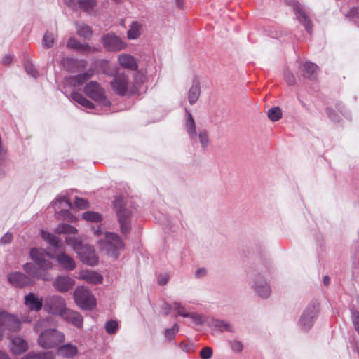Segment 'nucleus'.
<instances>
[{"label": "nucleus", "instance_id": "f257e3e1", "mask_svg": "<svg viewBox=\"0 0 359 359\" xmlns=\"http://www.w3.org/2000/svg\"><path fill=\"white\" fill-rule=\"evenodd\" d=\"M50 318H46L37 321L34 325V331L39 332L37 344L44 349H51L57 347L65 340L63 332L55 328H46Z\"/></svg>", "mask_w": 359, "mask_h": 359}, {"label": "nucleus", "instance_id": "f03ea898", "mask_svg": "<svg viewBox=\"0 0 359 359\" xmlns=\"http://www.w3.org/2000/svg\"><path fill=\"white\" fill-rule=\"evenodd\" d=\"M94 234L97 237V243L100 250L114 259H117L120 251L125 248V245L119 236L114 233L104 232L101 227L95 229Z\"/></svg>", "mask_w": 359, "mask_h": 359}, {"label": "nucleus", "instance_id": "7ed1b4c3", "mask_svg": "<svg viewBox=\"0 0 359 359\" xmlns=\"http://www.w3.org/2000/svg\"><path fill=\"white\" fill-rule=\"evenodd\" d=\"M55 232L57 234H66L65 243L69 245L72 250L77 254L81 261L84 264H93L95 262L94 257H86L83 250H88L89 248H83L82 241L80 236H74L78 230L73 226L61 223L55 228Z\"/></svg>", "mask_w": 359, "mask_h": 359}, {"label": "nucleus", "instance_id": "20e7f679", "mask_svg": "<svg viewBox=\"0 0 359 359\" xmlns=\"http://www.w3.org/2000/svg\"><path fill=\"white\" fill-rule=\"evenodd\" d=\"M184 127L190 139L194 142L196 143L198 142L203 149H206L208 147L210 140L207 130L199 128L196 131L194 119L188 110H186Z\"/></svg>", "mask_w": 359, "mask_h": 359}, {"label": "nucleus", "instance_id": "39448f33", "mask_svg": "<svg viewBox=\"0 0 359 359\" xmlns=\"http://www.w3.org/2000/svg\"><path fill=\"white\" fill-rule=\"evenodd\" d=\"M112 90L119 95H131L137 93L140 84L135 81L131 83L124 74H116L110 83Z\"/></svg>", "mask_w": 359, "mask_h": 359}, {"label": "nucleus", "instance_id": "423d86ee", "mask_svg": "<svg viewBox=\"0 0 359 359\" xmlns=\"http://www.w3.org/2000/svg\"><path fill=\"white\" fill-rule=\"evenodd\" d=\"M73 296L76 304L82 310L91 311L96 306L95 297L86 287H77Z\"/></svg>", "mask_w": 359, "mask_h": 359}, {"label": "nucleus", "instance_id": "0eeeda50", "mask_svg": "<svg viewBox=\"0 0 359 359\" xmlns=\"http://www.w3.org/2000/svg\"><path fill=\"white\" fill-rule=\"evenodd\" d=\"M114 206L116 211L121 231L126 234L130 231L131 212L125 208L124 198L121 196L116 197Z\"/></svg>", "mask_w": 359, "mask_h": 359}, {"label": "nucleus", "instance_id": "6e6552de", "mask_svg": "<svg viewBox=\"0 0 359 359\" xmlns=\"http://www.w3.org/2000/svg\"><path fill=\"white\" fill-rule=\"evenodd\" d=\"M83 91L85 94L93 100L98 104L104 107H109L110 101L105 95V91L103 88L96 81H90L85 86Z\"/></svg>", "mask_w": 359, "mask_h": 359}, {"label": "nucleus", "instance_id": "1a4fd4ad", "mask_svg": "<svg viewBox=\"0 0 359 359\" xmlns=\"http://www.w3.org/2000/svg\"><path fill=\"white\" fill-rule=\"evenodd\" d=\"M67 307L65 298L53 294L46 297L43 301V309L46 312L53 316H60Z\"/></svg>", "mask_w": 359, "mask_h": 359}, {"label": "nucleus", "instance_id": "9d476101", "mask_svg": "<svg viewBox=\"0 0 359 359\" xmlns=\"http://www.w3.org/2000/svg\"><path fill=\"white\" fill-rule=\"evenodd\" d=\"M319 304L317 302H311L307 305L301 315L299 324L302 330L307 331L310 330L318 316Z\"/></svg>", "mask_w": 359, "mask_h": 359}, {"label": "nucleus", "instance_id": "9b49d317", "mask_svg": "<svg viewBox=\"0 0 359 359\" xmlns=\"http://www.w3.org/2000/svg\"><path fill=\"white\" fill-rule=\"evenodd\" d=\"M30 257L35 265L42 271L51 269L53 266L50 258L55 259V256L50 253L46 252L45 250L32 248L30 250Z\"/></svg>", "mask_w": 359, "mask_h": 359}, {"label": "nucleus", "instance_id": "f8f14e48", "mask_svg": "<svg viewBox=\"0 0 359 359\" xmlns=\"http://www.w3.org/2000/svg\"><path fill=\"white\" fill-rule=\"evenodd\" d=\"M20 327V322L15 316L6 312L0 313V341L6 334L16 332Z\"/></svg>", "mask_w": 359, "mask_h": 359}, {"label": "nucleus", "instance_id": "ddd939ff", "mask_svg": "<svg viewBox=\"0 0 359 359\" xmlns=\"http://www.w3.org/2000/svg\"><path fill=\"white\" fill-rule=\"evenodd\" d=\"M252 288L262 299H268L271 294V288L266 277L261 273L256 274L252 283Z\"/></svg>", "mask_w": 359, "mask_h": 359}, {"label": "nucleus", "instance_id": "4468645a", "mask_svg": "<svg viewBox=\"0 0 359 359\" xmlns=\"http://www.w3.org/2000/svg\"><path fill=\"white\" fill-rule=\"evenodd\" d=\"M285 3L292 8L299 22L304 26L305 29L309 33H311V21L299 1L297 0H285Z\"/></svg>", "mask_w": 359, "mask_h": 359}, {"label": "nucleus", "instance_id": "2eb2a0df", "mask_svg": "<svg viewBox=\"0 0 359 359\" xmlns=\"http://www.w3.org/2000/svg\"><path fill=\"white\" fill-rule=\"evenodd\" d=\"M102 41L104 47L108 51L117 52L125 49L126 47V43L113 33L104 35Z\"/></svg>", "mask_w": 359, "mask_h": 359}, {"label": "nucleus", "instance_id": "dca6fc26", "mask_svg": "<svg viewBox=\"0 0 359 359\" xmlns=\"http://www.w3.org/2000/svg\"><path fill=\"white\" fill-rule=\"evenodd\" d=\"M63 2L71 9L79 8L88 14L93 13L97 4V0H63Z\"/></svg>", "mask_w": 359, "mask_h": 359}, {"label": "nucleus", "instance_id": "f3484780", "mask_svg": "<svg viewBox=\"0 0 359 359\" xmlns=\"http://www.w3.org/2000/svg\"><path fill=\"white\" fill-rule=\"evenodd\" d=\"M8 281L17 287H24L34 284V281L30 277L21 272L10 273L8 275Z\"/></svg>", "mask_w": 359, "mask_h": 359}, {"label": "nucleus", "instance_id": "a211bd4d", "mask_svg": "<svg viewBox=\"0 0 359 359\" xmlns=\"http://www.w3.org/2000/svg\"><path fill=\"white\" fill-rule=\"evenodd\" d=\"M74 285V280L72 277L65 275L58 276L53 282L55 289L61 293L69 291Z\"/></svg>", "mask_w": 359, "mask_h": 359}, {"label": "nucleus", "instance_id": "6ab92c4d", "mask_svg": "<svg viewBox=\"0 0 359 359\" xmlns=\"http://www.w3.org/2000/svg\"><path fill=\"white\" fill-rule=\"evenodd\" d=\"M8 347L11 353L15 355H22L29 348L27 341L20 337L13 338L8 345Z\"/></svg>", "mask_w": 359, "mask_h": 359}, {"label": "nucleus", "instance_id": "aec40b11", "mask_svg": "<svg viewBox=\"0 0 359 359\" xmlns=\"http://www.w3.org/2000/svg\"><path fill=\"white\" fill-rule=\"evenodd\" d=\"M79 279L92 285H99L103 281V276L93 270H82L79 273Z\"/></svg>", "mask_w": 359, "mask_h": 359}, {"label": "nucleus", "instance_id": "412c9836", "mask_svg": "<svg viewBox=\"0 0 359 359\" xmlns=\"http://www.w3.org/2000/svg\"><path fill=\"white\" fill-rule=\"evenodd\" d=\"M60 317L64 320L71 323L78 328H81L83 326V317L77 311H73L66 307L65 311L62 312Z\"/></svg>", "mask_w": 359, "mask_h": 359}, {"label": "nucleus", "instance_id": "4be33fe9", "mask_svg": "<svg viewBox=\"0 0 359 359\" xmlns=\"http://www.w3.org/2000/svg\"><path fill=\"white\" fill-rule=\"evenodd\" d=\"M62 67L69 72H76L86 67L87 61L72 57H66L61 61Z\"/></svg>", "mask_w": 359, "mask_h": 359}, {"label": "nucleus", "instance_id": "5701e85b", "mask_svg": "<svg viewBox=\"0 0 359 359\" xmlns=\"http://www.w3.org/2000/svg\"><path fill=\"white\" fill-rule=\"evenodd\" d=\"M56 353L61 358H72L78 355L79 350L75 344L67 343L58 346Z\"/></svg>", "mask_w": 359, "mask_h": 359}, {"label": "nucleus", "instance_id": "b1692460", "mask_svg": "<svg viewBox=\"0 0 359 359\" xmlns=\"http://www.w3.org/2000/svg\"><path fill=\"white\" fill-rule=\"evenodd\" d=\"M55 259L60 266L66 271H73L76 266L74 259L65 252H60L55 257Z\"/></svg>", "mask_w": 359, "mask_h": 359}, {"label": "nucleus", "instance_id": "393cba45", "mask_svg": "<svg viewBox=\"0 0 359 359\" xmlns=\"http://www.w3.org/2000/svg\"><path fill=\"white\" fill-rule=\"evenodd\" d=\"M93 74L94 71L93 69H88L76 76L66 78L65 81L67 84H70L73 86H79L89 80L93 76Z\"/></svg>", "mask_w": 359, "mask_h": 359}, {"label": "nucleus", "instance_id": "a878e982", "mask_svg": "<svg viewBox=\"0 0 359 359\" xmlns=\"http://www.w3.org/2000/svg\"><path fill=\"white\" fill-rule=\"evenodd\" d=\"M23 269L28 275L34 278L41 279L44 281H48L50 280V277L47 273H43L32 263L25 264L23 265Z\"/></svg>", "mask_w": 359, "mask_h": 359}, {"label": "nucleus", "instance_id": "bb28decb", "mask_svg": "<svg viewBox=\"0 0 359 359\" xmlns=\"http://www.w3.org/2000/svg\"><path fill=\"white\" fill-rule=\"evenodd\" d=\"M25 305L32 311H39L43 306V300L35 294L30 292L25 297Z\"/></svg>", "mask_w": 359, "mask_h": 359}, {"label": "nucleus", "instance_id": "cd10ccee", "mask_svg": "<svg viewBox=\"0 0 359 359\" xmlns=\"http://www.w3.org/2000/svg\"><path fill=\"white\" fill-rule=\"evenodd\" d=\"M118 64L123 68L133 71L137 70L138 68L137 60L129 54H121L118 57Z\"/></svg>", "mask_w": 359, "mask_h": 359}, {"label": "nucleus", "instance_id": "c85d7f7f", "mask_svg": "<svg viewBox=\"0 0 359 359\" xmlns=\"http://www.w3.org/2000/svg\"><path fill=\"white\" fill-rule=\"evenodd\" d=\"M201 94L200 81L198 78L194 77L192 80L191 86L188 93L189 102L194 104L198 100Z\"/></svg>", "mask_w": 359, "mask_h": 359}, {"label": "nucleus", "instance_id": "c756f323", "mask_svg": "<svg viewBox=\"0 0 359 359\" xmlns=\"http://www.w3.org/2000/svg\"><path fill=\"white\" fill-rule=\"evenodd\" d=\"M74 25L78 36L84 39H90L92 36L93 32L90 26L80 22H76Z\"/></svg>", "mask_w": 359, "mask_h": 359}, {"label": "nucleus", "instance_id": "7c9ffc66", "mask_svg": "<svg viewBox=\"0 0 359 359\" xmlns=\"http://www.w3.org/2000/svg\"><path fill=\"white\" fill-rule=\"evenodd\" d=\"M70 96L74 102L79 103L85 108H94V104L90 100L86 98L81 93L74 91L71 93Z\"/></svg>", "mask_w": 359, "mask_h": 359}, {"label": "nucleus", "instance_id": "2f4dec72", "mask_svg": "<svg viewBox=\"0 0 359 359\" xmlns=\"http://www.w3.org/2000/svg\"><path fill=\"white\" fill-rule=\"evenodd\" d=\"M304 76L309 79H315L317 76L318 66L312 62H307L303 65Z\"/></svg>", "mask_w": 359, "mask_h": 359}, {"label": "nucleus", "instance_id": "473e14b6", "mask_svg": "<svg viewBox=\"0 0 359 359\" xmlns=\"http://www.w3.org/2000/svg\"><path fill=\"white\" fill-rule=\"evenodd\" d=\"M211 326L218 329L221 332H233V328L232 325L222 320L219 319H213L211 322Z\"/></svg>", "mask_w": 359, "mask_h": 359}, {"label": "nucleus", "instance_id": "72a5a7b5", "mask_svg": "<svg viewBox=\"0 0 359 359\" xmlns=\"http://www.w3.org/2000/svg\"><path fill=\"white\" fill-rule=\"evenodd\" d=\"M41 235L43 239L50 245L55 248L58 246L60 239L57 236L43 229L41 230Z\"/></svg>", "mask_w": 359, "mask_h": 359}, {"label": "nucleus", "instance_id": "f704fd0d", "mask_svg": "<svg viewBox=\"0 0 359 359\" xmlns=\"http://www.w3.org/2000/svg\"><path fill=\"white\" fill-rule=\"evenodd\" d=\"M142 25L137 22H133L128 31V38L129 39H136L141 34Z\"/></svg>", "mask_w": 359, "mask_h": 359}, {"label": "nucleus", "instance_id": "c9c22d12", "mask_svg": "<svg viewBox=\"0 0 359 359\" xmlns=\"http://www.w3.org/2000/svg\"><path fill=\"white\" fill-rule=\"evenodd\" d=\"M172 310L176 313L175 316H182L183 318L188 317V313L190 312L188 308L178 302L172 303Z\"/></svg>", "mask_w": 359, "mask_h": 359}, {"label": "nucleus", "instance_id": "e433bc0d", "mask_svg": "<svg viewBox=\"0 0 359 359\" xmlns=\"http://www.w3.org/2000/svg\"><path fill=\"white\" fill-rule=\"evenodd\" d=\"M82 218L90 222H99L102 220V216L100 214L96 212L88 211L82 215Z\"/></svg>", "mask_w": 359, "mask_h": 359}, {"label": "nucleus", "instance_id": "4c0bfd02", "mask_svg": "<svg viewBox=\"0 0 359 359\" xmlns=\"http://www.w3.org/2000/svg\"><path fill=\"white\" fill-rule=\"evenodd\" d=\"M55 41V34L53 32H46L42 39L43 46L46 48L53 47Z\"/></svg>", "mask_w": 359, "mask_h": 359}, {"label": "nucleus", "instance_id": "58836bf2", "mask_svg": "<svg viewBox=\"0 0 359 359\" xmlns=\"http://www.w3.org/2000/svg\"><path fill=\"white\" fill-rule=\"evenodd\" d=\"M268 118L271 121H277L282 117V111L280 107H274L271 108L267 113Z\"/></svg>", "mask_w": 359, "mask_h": 359}, {"label": "nucleus", "instance_id": "ea45409f", "mask_svg": "<svg viewBox=\"0 0 359 359\" xmlns=\"http://www.w3.org/2000/svg\"><path fill=\"white\" fill-rule=\"evenodd\" d=\"M180 331V326L175 323L172 327L167 328L164 331V336L168 340L173 339Z\"/></svg>", "mask_w": 359, "mask_h": 359}, {"label": "nucleus", "instance_id": "a19ab883", "mask_svg": "<svg viewBox=\"0 0 359 359\" xmlns=\"http://www.w3.org/2000/svg\"><path fill=\"white\" fill-rule=\"evenodd\" d=\"M228 343L231 348V351L234 353H240L242 352L243 349V344L241 341L233 339L229 340Z\"/></svg>", "mask_w": 359, "mask_h": 359}, {"label": "nucleus", "instance_id": "79ce46f5", "mask_svg": "<svg viewBox=\"0 0 359 359\" xmlns=\"http://www.w3.org/2000/svg\"><path fill=\"white\" fill-rule=\"evenodd\" d=\"M83 248H90V249H88V250H83L84 255H85V256L87 258L93 256L94 258L95 259V263H93V264H86L89 265V266H95V265H97V264L98 263V257H97V255L95 253L94 248L92 245H84Z\"/></svg>", "mask_w": 359, "mask_h": 359}, {"label": "nucleus", "instance_id": "37998d69", "mask_svg": "<svg viewBox=\"0 0 359 359\" xmlns=\"http://www.w3.org/2000/svg\"><path fill=\"white\" fill-rule=\"evenodd\" d=\"M118 328V324L117 321L111 320L106 323L105 330L108 334H112L116 332Z\"/></svg>", "mask_w": 359, "mask_h": 359}, {"label": "nucleus", "instance_id": "c03bdc74", "mask_svg": "<svg viewBox=\"0 0 359 359\" xmlns=\"http://www.w3.org/2000/svg\"><path fill=\"white\" fill-rule=\"evenodd\" d=\"M192 320L194 323L196 325H201L204 323V318L202 315L195 313V312H189L188 313V317Z\"/></svg>", "mask_w": 359, "mask_h": 359}, {"label": "nucleus", "instance_id": "a18cd8bd", "mask_svg": "<svg viewBox=\"0 0 359 359\" xmlns=\"http://www.w3.org/2000/svg\"><path fill=\"white\" fill-rule=\"evenodd\" d=\"M25 69L28 74L34 78H36L39 75L38 71L36 69L32 63L27 61L25 63Z\"/></svg>", "mask_w": 359, "mask_h": 359}, {"label": "nucleus", "instance_id": "49530a36", "mask_svg": "<svg viewBox=\"0 0 359 359\" xmlns=\"http://www.w3.org/2000/svg\"><path fill=\"white\" fill-rule=\"evenodd\" d=\"M95 50H96V49L95 48L90 46L88 43H81L79 45V47L76 51H79V52L86 54L88 53H94Z\"/></svg>", "mask_w": 359, "mask_h": 359}, {"label": "nucleus", "instance_id": "de8ad7c7", "mask_svg": "<svg viewBox=\"0 0 359 359\" xmlns=\"http://www.w3.org/2000/svg\"><path fill=\"white\" fill-rule=\"evenodd\" d=\"M36 359H55V355L53 352H39L36 353Z\"/></svg>", "mask_w": 359, "mask_h": 359}, {"label": "nucleus", "instance_id": "09e8293b", "mask_svg": "<svg viewBox=\"0 0 359 359\" xmlns=\"http://www.w3.org/2000/svg\"><path fill=\"white\" fill-rule=\"evenodd\" d=\"M212 355V350L210 347H205L200 351V356L202 359H210Z\"/></svg>", "mask_w": 359, "mask_h": 359}, {"label": "nucleus", "instance_id": "8fccbe9b", "mask_svg": "<svg viewBox=\"0 0 359 359\" xmlns=\"http://www.w3.org/2000/svg\"><path fill=\"white\" fill-rule=\"evenodd\" d=\"M80 43L81 42H79L76 38L70 37L67 42V46L69 48L77 50Z\"/></svg>", "mask_w": 359, "mask_h": 359}, {"label": "nucleus", "instance_id": "3c124183", "mask_svg": "<svg viewBox=\"0 0 359 359\" xmlns=\"http://www.w3.org/2000/svg\"><path fill=\"white\" fill-rule=\"evenodd\" d=\"M75 205L80 209H85L88 207L87 200L79 197L75 198Z\"/></svg>", "mask_w": 359, "mask_h": 359}, {"label": "nucleus", "instance_id": "603ef678", "mask_svg": "<svg viewBox=\"0 0 359 359\" xmlns=\"http://www.w3.org/2000/svg\"><path fill=\"white\" fill-rule=\"evenodd\" d=\"M351 320L353 324L354 328L359 326V311L353 309L351 311Z\"/></svg>", "mask_w": 359, "mask_h": 359}, {"label": "nucleus", "instance_id": "864d4df0", "mask_svg": "<svg viewBox=\"0 0 359 359\" xmlns=\"http://www.w3.org/2000/svg\"><path fill=\"white\" fill-rule=\"evenodd\" d=\"M284 78L289 85H294L295 83L294 76L290 71L285 72Z\"/></svg>", "mask_w": 359, "mask_h": 359}, {"label": "nucleus", "instance_id": "5fc2aeb1", "mask_svg": "<svg viewBox=\"0 0 359 359\" xmlns=\"http://www.w3.org/2000/svg\"><path fill=\"white\" fill-rule=\"evenodd\" d=\"M13 239V235L10 232H6L1 238L0 243L2 245H6L11 242Z\"/></svg>", "mask_w": 359, "mask_h": 359}, {"label": "nucleus", "instance_id": "6e6d98bb", "mask_svg": "<svg viewBox=\"0 0 359 359\" xmlns=\"http://www.w3.org/2000/svg\"><path fill=\"white\" fill-rule=\"evenodd\" d=\"M13 56L12 55L8 54V55H4L2 57L1 62H2V64H4L5 65H8L13 62Z\"/></svg>", "mask_w": 359, "mask_h": 359}, {"label": "nucleus", "instance_id": "4d7b16f0", "mask_svg": "<svg viewBox=\"0 0 359 359\" xmlns=\"http://www.w3.org/2000/svg\"><path fill=\"white\" fill-rule=\"evenodd\" d=\"M327 114L329 116L330 118L333 121H338L339 120L336 118L334 111L330 109L327 108L326 109Z\"/></svg>", "mask_w": 359, "mask_h": 359}, {"label": "nucleus", "instance_id": "13d9d810", "mask_svg": "<svg viewBox=\"0 0 359 359\" xmlns=\"http://www.w3.org/2000/svg\"><path fill=\"white\" fill-rule=\"evenodd\" d=\"M36 353L33 351L29 352L27 354L21 358V359H36Z\"/></svg>", "mask_w": 359, "mask_h": 359}, {"label": "nucleus", "instance_id": "bf43d9fd", "mask_svg": "<svg viewBox=\"0 0 359 359\" xmlns=\"http://www.w3.org/2000/svg\"><path fill=\"white\" fill-rule=\"evenodd\" d=\"M168 281V277L167 275H163L158 279V282L160 285H165Z\"/></svg>", "mask_w": 359, "mask_h": 359}, {"label": "nucleus", "instance_id": "052dcab7", "mask_svg": "<svg viewBox=\"0 0 359 359\" xmlns=\"http://www.w3.org/2000/svg\"><path fill=\"white\" fill-rule=\"evenodd\" d=\"M163 311H164V313L165 315H168L170 312V311L172 309V305H170L168 303H165L163 304Z\"/></svg>", "mask_w": 359, "mask_h": 359}, {"label": "nucleus", "instance_id": "680f3d73", "mask_svg": "<svg viewBox=\"0 0 359 359\" xmlns=\"http://www.w3.org/2000/svg\"><path fill=\"white\" fill-rule=\"evenodd\" d=\"M0 359H11L8 354L5 351L0 350Z\"/></svg>", "mask_w": 359, "mask_h": 359}, {"label": "nucleus", "instance_id": "e2e57ef3", "mask_svg": "<svg viewBox=\"0 0 359 359\" xmlns=\"http://www.w3.org/2000/svg\"><path fill=\"white\" fill-rule=\"evenodd\" d=\"M358 12H359V9L358 8H353L349 11V15L350 16H355V15H356L358 14Z\"/></svg>", "mask_w": 359, "mask_h": 359}, {"label": "nucleus", "instance_id": "0e129e2a", "mask_svg": "<svg viewBox=\"0 0 359 359\" xmlns=\"http://www.w3.org/2000/svg\"><path fill=\"white\" fill-rule=\"evenodd\" d=\"M205 270L204 269H200L196 272V276L197 277H200L201 276H203L205 273Z\"/></svg>", "mask_w": 359, "mask_h": 359}, {"label": "nucleus", "instance_id": "69168bd1", "mask_svg": "<svg viewBox=\"0 0 359 359\" xmlns=\"http://www.w3.org/2000/svg\"><path fill=\"white\" fill-rule=\"evenodd\" d=\"M176 4L179 8H183V0H176Z\"/></svg>", "mask_w": 359, "mask_h": 359}, {"label": "nucleus", "instance_id": "338daca9", "mask_svg": "<svg viewBox=\"0 0 359 359\" xmlns=\"http://www.w3.org/2000/svg\"><path fill=\"white\" fill-rule=\"evenodd\" d=\"M323 283L325 285H328L330 283V278L328 276H325L323 278Z\"/></svg>", "mask_w": 359, "mask_h": 359}, {"label": "nucleus", "instance_id": "774afa93", "mask_svg": "<svg viewBox=\"0 0 359 359\" xmlns=\"http://www.w3.org/2000/svg\"><path fill=\"white\" fill-rule=\"evenodd\" d=\"M57 202H58V203H61L64 202V203H68V204H69V203H68L67 200L65 198H58V199H57Z\"/></svg>", "mask_w": 359, "mask_h": 359}]
</instances>
